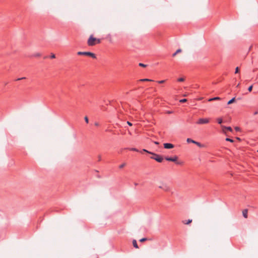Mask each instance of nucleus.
Returning a JSON list of instances; mask_svg holds the SVG:
<instances>
[{"mask_svg":"<svg viewBox=\"0 0 258 258\" xmlns=\"http://www.w3.org/2000/svg\"><path fill=\"white\" fill-rule=\"evenodd\" d=\"M77 54H78V55H83L89 56H91V57H92L93 58H96V55L94 53H93L92 52H91L79 51V52H77Z\"/></svg>","mask_w":258,"mask_h":258,"instance_id":"obj_1","label":"nucleus"},{"mask_svg":"<svg viewBox=\"0 0 258 258\" xmlns=\"http://www.w3.org/2000/svg\"><path fill=\"white\" fill-rule=\"evenodd\" d=\"M152 155H153V156H152L151 157V159H154L156 161L160 162V163L162 162L163 158L160 155L156 154L154 153H153V154H152Z\"/></svg>","mask_w":258,"mask_h":258,"instance_id":"obj_2","label":"nucleus"},{"mask_svg":"<svg viewBox=\"0 0 258 258\" xmlns=\"http://www.w3.org/2000/svg\"><path fill=\"white\" fill-rule=\"evenodd\" d=\"M96 38L93 37L92 35H91L89 38L88 40V45L89 46H94L96 44Z\"/></svg>","mask_w":258,"mask_h":258,"instance_id":"obj_3","label":"nucleus"},{"mask_svg":"<svg viewBox=\"0 0 258 258\" xmlns=\"http://www.w3.org/2000/svg\"><path fill=\"white\" fill-rule=\"evenodd\" d=\"M158 187L165 191L170 190V187L166 183L163 182L161 183L160 185L158 186Z\"/></svg>","mask_w":258,"mask_h":258,"instance_id":"obj_4","label":"nucleus"},{"mask_svg":"<svg viewBox=\"0 0 258 258\" xmlns=\"http://www.w3.org/2000/svg\"><path fill=\"white\" fill-rule=\"evenodd\" d=\"M209 122V119L201 118L197 122V123L199 124H206Z\"/></svg>","mask_w":258,"mask_h":258,"instance_id":"obj_5","label":"nucleus"},{"mask_svg":"<svg viewBox=\"0 0 258 258\" xmlns=\"http://www.w3.org/2000/svg\"><path fill=\"white\" fill-rule=\"evenodd\" d=\"M165 160L168 161H172L175 162L177 160V157L176 156L173 157H165Z\"/></svg>","mask_w":258,"mask_h":258,"instance_id":"obj_6","label":"nucleus"},{"mask_svg":"<svg viewBox=\"0 0 258 258\" xmlns=\"http://www.w3.org/2000/svg\"><path fill=\"white\" fill-rule=\"evenodd\" d=\"M222 128V131L224 133H226V131H228L229 132H232V128L230 126H225L223 125L221 126Z\"/></svg>","mask_w":258,"mask_h":258,"instance_id":"obj_7","label":"nucleus"},{"mask_svg":"<svg viewBox=\"0 0 258 258\" xmlns=\"http://www.w3.org/2000/svg\"><path fill=\"white\" fill-rule=\"evenodd\" d=\"M163 145H164V147L165 149H172L174 147V145L171 143H164L163 144Z\"/></svg>","mask_w":258,"mask_h":258,"instance_id":"obj_8","label":"nucleus"},{"mask_svg":"<svg viewBox=\"0 0 258 258\" xmlns=\"http://www.w3.org/2000/svg\"><path fill=\"white\" fill-rule=\"evenodd\" d=\"M247 212H248V211L247 209H245L243 211H242V215H243V216L245 218H247Z\"/></svg>","mask_w":258,"mask_h":258,"instance_id":"obj_9","label":"nucleus"},{"mask_svg":"<svg viewBox=\"0 0 258 258\" xmlns=\"http://www.w3.org/2000/svg\"><path fill=\"white\" fill-rule=\"evenodd\" d=\"M133 246L136 248H138V244H137V241L136 240H133Z\"/></svg>","mask_w":258,"mask_h":258,"instance_id":"obj_10","label":"nucleus"},{"mask_svg":"<svg viewBox=\"0 0 258 258\" xmlns=\"http://www.w3.org/2000/svg\"><path fill=\"white\" fill-rule=\"evenodd\" d=\"M186 141L188 143H194V144H195V143L196 142L195 141L193 140L192 139H191L190 138H187L186 140Z\"/></svg>","mask_w":258,"mask_h":258,"instance_id":"obj_11","label":"nucleus"},{"mask_svg":"<svg viewBox=\"0 0 258 258\" xmlns=\"http://www.w3.org/2000/svg\"><path fill=\"white\" fill-rule=\"evenodd\" d=\"M220 98H219L218 97H214V98L209 99V101H212L213 100H220Z\"/></svg>","mask_w":258,"mask_h":258,"instance_id":"obj_12","label":"nucleus"},{"mask_svg":"<svg viewBox=\"0 0 258 258\" xmlns=\"http://www.w3.org/2000/svg\"><path fill=\"white\" fill-rule=\"evenodd\" d=\"M181 52V49H177L175 52H174L173 54H172V56L174 57L175 56L177 53H179V52Z\"/></svg>","mask_w":258,"mask_h":258,"instance_id":"obj_13","label":"nucleus"},{"mask_svg":"<svg viewBox=\"0 0 258 258\" xmlns=\"http://www.w3.org/2000/svg\"><path fill=\"white\" fill-rule=\"evenodd\" d=\"M235 98H234V97L232 98L231 100H230L228 102L227 104H232V103H233V102L235 101Z\"/></svg>","mask_w":258,"mask_h":258,"instance_id":"obj_14","label":"nucleus"},{"mask_svg":"<svg viewBox=\"0 0 258 258\" xmlns=\"http://www.w3.org/2000/svg\"><path fill=\"white\" fill-rule=\"evenodd\" d=\"M127 149L132 151L139 152V150L135 148H127Z\"/></svg>","mask_w":258,"mask_h":258,"instance_id":"obj_15","label":"nucleus"},{"mask_svg":"<svg viewBox=\"0 0 258 258\" xmlns=\"http://www.w3.org/2000/svg\"><path fill=\"white\" fill-rule=\"evenodd\" d=\"M192 222L191 219H188L187 221H183V223L185 224H188Z\"/></svg>","mask_w":258,"mask_h":258,"instance_id":"obj_16","label":"nucleus"},{"mask_svg":"<svg viewBox=\"0 0 258 258\" xmlns=\"http://www.w3.org/2000/svg\"><path fill=\"white\" fill-rule=\"evenodd\" d=\"M195 144L197 145L199 147H203V145L201 144L200 143L198 142L197 141L195 142Z\"/></svg>","mask_w":258,"mask_h":258,"instance_id":"obj_17","label":"nucleus"},{"mask_svg":"<svg viewBox=\"0 0 258 258\" xmlns=\"http://www.w3.org/2000/svg\"><path fill=\"white\" fill-rule=\"evenodd\" d=\"M140 81H150V82H151V81H153L152 80H151V79H141L140 80Z\"/></svg>","mask_w":258,"mask_h":258,"instance_id":"obj_18","label":"nucleus"},{"mask_svg":"<svg viewBox=\"0 0 258 258\" xmlns=\"http://www.w3.org/2000/svg\"><path fill=\"white\" fill-rule=\"evenodd\" d=\"M41 55V54L40 53H36L33 55L34 57H39Z\"/></svg>","mask_w":258,"mask_h":258,"instance_id":"obj_19","label":"nucleus"},{"mask_svg":"<svg viewBox=\"0 0 258 258\" xmlns=\"http://www.w3.org/2000/svg\"><path fill=\"white\" fill-rule=\"evenodd\" d=\"M145 152L148 153L150 154H153V153H152L151 152H150V151H147L146 149H143L142 151H141V152Z\"/></svg>","mask_w":258,"mask_h":258,"instance_id":"obj_20","label":"nucleus"},{"mask_svg":"<svg viewBox=\"0 0 258 258\" xmlns=\"http://www.w3.org/2000/svg\"><path fill=\"white\" fill-rule=\"evenodd\" d=\"M217 122L219 124H221L223 122L222 119L220 118H218Z\"/></svg>","mask_w":258,"mask_h":258,"instance_id":"obj_21","label":"nucleus"},{"mask_svg":"<svg viewBox=\"0 0 258 258\" xmlns=\"http://www.w3.org/2000/svg\"><path fill=\"white\" fill-rule=\"evenodd\" d=\"M226 141H228V142H230L231 143H233L234 142L233 140L231 139H230L229 138H227L226 139Z\"/></svg>","mask_w":258,"mask_h":258,"instance_id":"obj_22","label":"nucleus"},{"mask_svg":"<svg viewBox=\"0 0 258 258\" xmlns=\"http://www.w3.org/2000/svg\"><path fill=\"white\" fill-rule=\"evenodd\" d=\"M178 80V81H179V82H183V81H184V78H180L178 79V80Z\"/></svg>","mask_w":258,"mask_h":258,"instance_id":"obj_23","label":"nucleus"},{"mask_svg":"<svg viewBox=\"0 0 258 258\" xmlns=\"http://www.w3.org/2000/svg\"><path fill=\"white\" fill-rule=\"evenodd\" d=\"M125 165V163H123L121 165H119V168H122L123 167H124Z\"/></svg>","mask_w":258,"mask_h":258,"instance_id":"obj_24","label":"nucleus"},{"mask_svg":"<svg viewBox=\"0 0 258 258\" xmlns=\"http://www.w3.org/2000/svg\"><path fill=\"white\" fill-rule=\"evenodd\" d=\"M147 239L146 238H142V239H141L140 240V242H144V241H146V240H147Z\"/></svg>","mask_w":258,"mask_h":258,"instance_id":"obj_25","label":"nucleus"},{"mask_svg":"<svg viewBox=\"0 0 258 258\" xmlns=\"http://www.w3.org/2000/svg\"><path fill=\"white\" fill-rule=\"evenodd\" d=\"M101 42V40L100 39H97L96 38V44H99Z\"/></svg>","mask_w":258,"mask_h":258,"instance_id":"obj_26","label":"nucleus"},{"mask_svg":"<svg viewBox=\"0 0 258 258\" xmlns=\"http://www.w3.org/2000/svg\"><path fill=\"white\" fill-rule=\"evenodd\" d=\"M176 164H178V165H182L183 164V162H181V161H177L175 162Z\"/></svg>","mask_w":258,"mask_h":258,"instance_id":"obj_27","label":"nucleus"},{"mask_svg":"<svg viewBox=\"0 0 258 258\" xmlns=\"http://www.w3.org/2000/svg\"><path fill=\"white\" fill-rule=\"evenodd\" d=\"M84 119L86 123H88L89 122V119H88V118L87 117V116H85L84 118Z\"/></svg>","mask_w":258,"mask_h":258,"instance_id":"obj_28","label":"nucleus"},{"mask_svg":"<svg viewBox=\"0 0 258 258\" xmlns=\"http://www.w3.org/2000/svg\"><path fill=\"white\" fill-rule=\"evenodd\" d=\"M50 58H55V55L53 53H51V55H50Z\"/></svg>","mask_w":258,"mask_h":258,"instance_id":"obj_29","label":"nucleus"},{"mask_svg":"<svg viewBox=\"0 0 258 258\" xmlns=\"http://www.w3.org/2000/svg\"><path fill=\"white\" fill-rule=\"evenodd\" d=\"M252 89V85L249 86L248 88V90L249 92H251Z\"/></svg>","mask_w":258,"mask_h":258,"instance_id":"obj_30","label":"nucleus"},{"mask_svg":"<svg viewBox=\"0 0 258 258\" xmlns=\"http://www.w3.org/2000/svg\"><path fill=\"white\" fill-rule=\"evenodd\" d=\"M186 101H187V100L186 99H182L180 100V102L183 103V102H185Z\"/></svg>","mask_w":258,"mask_h":258,"instance_id":"obj_31","label":"nucleus"},{"mask_svg":"<svg viewBox=\"0 0 258 258\" xmlns=\"http://www.w3.org/2000/svg\"><path fill=\"white\" fill-rule=\"evenodd\" d=\"M139 66H141V67H146V65L144 64V63H139Z\"/></svg>","mask_w":258,"mask_h":258,"instance_id":"obj_32","label":"nucleus"},{"mask_svg":"<svg viewBox=\"0 0 258 258\" xmlns=\"http://www.w3.org/2000/svg\"><path fill=\"white\" fill-rule=\"evenodd\" d=\"M165 82V80H161L158 81V83L159 84H162Z\"/></svg>","mask_w":258,"mask_h":258,"instance_id":"obj_33","label":"nucleus"},{"mask_svg":"<svg viewBox=\"0 0 258 258\" xmlns=\"http://www.w3.org/2000/svg\"><path fill=\"white\" fill-rule=\"evenodd\" d=\"M239 72V68L238 67H237L236 69H235V73H238Z\"/></svg>","mask_w":258,"mask_h":258,"instance_id":"obj_34","label":"nucleus"},{"mask_svg":"<svg viewBox=\"0 0 258 258\" xmlns=\"http://www.w3.org/2000/svg\"><path fill=\"white\" fill-rule=\"evenodd\" d=\"M98 160L99 161L101 160V155H98Z\"/></svg>","mask_w":258,"mask_h":258,"instance_id":"obj_35","label":"nucleus"},{"mask_svg":"<svg viewBox=\"0 0 258 258\" xmlns=\"http://www.w3.org/2000/svg\"><path fill=\"white\" fill-rule=\"evenodd\" d=\"M25 78H25V77H23V78H18L16 80L17 81H19V80H23V79H25Z\"/></svg>","mask_w":258,"mask_h":258,"instance_id":"obj_36","label":"nucleus"},{"mask_svg":"<svg viewBox=\"0 0 258 258\" xmlns=\"http://www.w3.org/2000/svg\"><path fill=\"white\" fill-rule=\"evenodd\" d=\"M258 114V110H256L254 112H253V115H256Z\"/></svg>","mask_w":258,"mask_h":258,"instance_id":"obj_37","label":"nucleus"},{"mask_svg":"<svg viewBox=\"0 0 258 258\" xmlns=\"http://www.w3.org/2000/svg\"><path fill=\"white\" fill-rule=\"evenodd\" d=\"M235 130H236V131H239L240 130L239 127H237V126L235 127Z\"/></svg>","mask_w":258,"mask_h":258,"instance_id":"obj_38","label":"nucleus"},{"mask_svg":"<svg viewBox=\"0 0 258 258\" xmlns=\"http://www.w3.org/2000/svg\"><path fill=\"white\" fill-rule=\"evenodd\" d=\"M127 123L130 125V126H132V123L131 122H130V121H127Z\"/></svg>","mask_w":258,"mask_h":258,"instance_id":"obj_39","label":"nucleus"},{"mask_svg":"<svg viewBox=\"0 0 258 258\" xmlns=\"http://www.w3.org/2000/svg\"><path fill=\"white\" fill-rule=\"evenodd\" d=\"M95 125L96 126H98V125H99V123H98V122H96V123H95Z\"/></svg>","mask_w":258,"mask_h":258,"instance_id":"obj_40","label":"nucleus"},{"mask_svg":"<svg viewBox=\"0 0 258 258\" xmlns=\"http://www.w3.org/2000/svg\"><path fill=\"white\" fill-rule=\"evenodd\" d=\"M154 143H155V144H156V145L159 144V143H158V142H156H156H154Z\"/></svg>","mask_w":258,"mask_h":258,"instance_id":"obj_41","label":"nucleus"},{"mask_svg":"<svg viewBox=\"0 0 258 258\" xmlns=\"http://www.w3.org/2000/svg\"><path fill=\"white\" fill-rule=\"evenodd\" d=\"M239 85H240V84L239 83V84H238V85H237V86H236V87H238L239 86Z\"/></svg>","mask_w":258,"mask_h":258,"instance_id":"obj_42","label":"nucleus"},{"mask_svg":"<svg viewBox=\"0 0 258 258\" xmlns=\"http://www.w3.org/2000/svg\"><path fill=\"white\" fill-rule=\"evenodd\" d=\"M168 113H172V111H168Z\"/></svg>","mask_w":258,"mask_h":258,"instance_id":"obj_43","label":"nucleus"}]
</instances>
